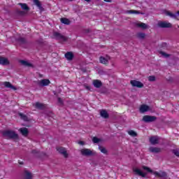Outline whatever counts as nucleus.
<instances>
[{"instance_id":"1","label":"nucleus","mask_w":179,"mask_h":179,"mask_svg":"<svg viewBox=\"0 0 179 179\" xmlns=\"http://www.w3.org/2000/svg\"><path fill=\"white\" fill-rule=\"evenodd\" d=\"M3 136L8 139H17L19 136L12 130H6L3 132Z\"/></svg>"},{"instance_id":"2","label":"nucleus","mask_w":179,"mask_h":179,"mask_svg":"<svg viewBox=\"0 0 179 179\" xmlns=\"http://www.w3.org/2000/svg\"><path fill=\"white\" fill-rule=\"evenodd\" d=\"M80 153L83 156H94V155H96V152L87 148L81 149Z\"/></svg>"},{"instance_id":"3","label":"nucleus","mask_w":179,"mask_h":179,"mask_svg":"<svg viewBox=\"0 0 179 179\" xmlns=\"http://www.w3.org/2000/svg\"><path fill=\"white\" fill-rule=\"evenodd\" d=\"M158 27H161L162 29H170L171 27V23L167 21H160L157 24Z\"/></svg>"},{"instance_id":"4","label":"nucleus","mask_w":179,"mask_h":179,"mask_svg":"<svg viewBox=\"0 0 179 179\" xmlns=\"http://www.w3.org/2000/svg\"><path fill=\"white\" fill-rule=\"evenodd\" d=\"M156 119L155 116L145 115L143 117V121L144 122H153L154 121H156Z\"/></svg>"},{"instance_id":"5","label":"nucleus","mask_w":179,"mask_h":179,"mask_svg":"<svg viewBox=\"0 0 179 179\" xmlns=\"http://www.w3.org/2000/svg\"><path fill=\"white\" fill-rule=\"evenodd\" d=\"M160 141V137L157 136H153L150 138V143L151 145H157Z\"/></svg>"},{"instance_id":"6","label":"nucleus","mask_w":179,"mask_h":179,"mask_svg":"<svg viewBox=\"0 0 179 179\" xmlns=\"http://www.w3.org/2000/svg\"><path fill=\"white\" fill-rule=\"evenodd\" d=\"M131 86L134 87H143V83H142L141 81H137V80H131L130 82Z\"/></svg>"},{"instance_id":"7","label":"nucleus","mask_w":179,"mask_h":179,"mask_svg":"<svg viewBox=\"0 0 179 179\" xmlns=\"http://www.w3.org/2000/svg\"><path fill=\"white\" fill-rule=\"evenodd\" d=\"M53 36L55 38H57V40H62V41H66V38L58 32H54Z\"/></svg>"},{"instance_id":"8","label":"nucleus","mask_w":179,"mask_h":179,"mask_svg":"<svg viewBox=\"0 0 179 179\" xmlns=\"http://www.w3.org/2000/svg\"><path fill=\"white\" fill-rule=\"evenodd\" d=\"M134 172L135 173V174H136L137 176H140L141 177H146L148 174L147 173L142 171L139 169H134Z\"/></svg>"},{"instance_id":"9","label":"nucleus","mask_w":179,"mask_h":179,"mask_svg":"<svg viewBox=\"0 0 179 179\" xmlns=\"http://www.w3.org/2000/svg\"><path fill=\"white\" fill-rule=\"evenodd\" d=\"M149 110H150V107H149L148 105L143 104L140 106V113H146L149 111Z\"/></svg>"},{"instance_id":"10","label":"nucleus","mask_w":179,"mask_h":179,"mask_svg":"<svg viewBox=\"0 0 179 179\" xmlns=\"http://www.w3.org/2000/svg\"><path fill=\"white\" fill-rule=\"evenodd\" d=\"M57 151L59 153H61L64 156V157H68V152H66V150L62 147L58 148Z\"/></svg>"},{"instance_id":"11","label":"nucleus","mask_w":179,"mask_h":179,"mask_svg":"<svg viewBox=\"0 0 179 179\" xmlns=\"http://www.w3.org/2000/svg\"><path fill=\"white\" fill-rule=\"evenodd\" d=\"M143 170H146V171H148V173H152V174H154V176H155V177H159V173L157 171H152L149 167L147 166H143Z\"/></svg>"},{"instance_id":"12","label":"nucleus","mask_w":179,"mask_h":179,"mask_svg":"<svg viewBox=\"0 0 179 179\" xmlns=\"http://www.w3.org/2000/svg\"><path fill=\"white\" fill-rule=\"evenodd\" d=\"M38 85L39 86H48V85H50V80H41V81H39Z\"/></svg>"},{"instance_id":"13","label":"nucleus","mask_w":179,"mask_h":179,"mask_svg":"<svg viewBox=\"0 0 179 179\" xmlns=\"http://www.w3.org/2000/svg\"><path fill=\"white\" fill-rule=\"evenodd\" d=\"M20 62L22 65H23V66H28V67L33 66V64L29 61L20 60Z\"/></svg>"},{"instance_id":"14","label":"nucleus","mask_w":179,"mask_h":179,"mask_svg":"<svg viewBox=\"0 0 179 179\" xmlns=\"http://www.w3.org/2000/svg\"><path fill=\"white\" fill-rule=\"evenodd\" d=\"M0 64L1 65H9V60L5 57H0Z\"/></svg>"},{"instance_id":"15","label":"nucleus","mask_w":179,"mask_h":179,"mask_svg":"<svg viewBox=\"0 0 179 179\" xmlns=\"http://www.w3.org/2000/svg\"><path fill=\"white\" fill-rule=\"evenodd\" d=\"M110 59V57L107 56L106 57H101L99 59V61L101 62V64H108V60Z\"/></svg>"},{"instance_id":"16","label":"nucleus","mask_w":179,"mask_h":179,"mask_svg":"<svg viewBox=\"0 0 179 179\" xmlns=\"http://www.w3.org/2000/svg\"><path fill=\"white\" fill-rule=\"evenodd\" d=\"M34 107H35V108H38L39 110H43V108H45V106H44V104L40 102H36L34 103Z\"/></svg>"},{"instance_id":"17","label":"nucleus","mask_w":179,"mask_h":179,"mask_svg":"<svg viewBox=\"0 0 179 179\" xmlns=\"http://www.w3.org/2000/svg\"><path fill=\"white\" fill-rule=\"evenodd\" d=\"M3 85L6 87H8L9 89H12L13 90H17V88L9 82H4Z\"/></svg>"},{"instance_id":"18","label":"nucleus","mask_w":179,"mask_h":179,"mask_svg":"<svg viewBox=\"0 0 179 179\" xmlns=\"http://www.w3.org/2000/svg\"><path fill=\"white\" fill-rule=\"evenodd\" d=\"M161 150L160 148L156 147H150L149 148V151L151 152V153H159Z\"/></svg>"},{"instance_id":"19","label":"nucleus","mask_w":179,"mask_h":179,"mask_svg":"<svg viewBox=\"0 0 179 179\" xmlns=\"http://www.w3.org/2000/svg\"><path fill=\"white\" fill-rule=\"evenodd\" d=\"M92 83L94 87H96L97 89H99V87H101V85H102L101 81L99 80H94Z\"/></svg>"},{"instance_id":"20","label":"nucleus","mask_w":179,"mask_h":179,"mask_svg":"<svg viewBox=\"0 0 179 179\" xmlns=\"http://www.w3.org/2000/svg\"><path fill=\"white\" fill-rule=\"evenodd\" d=\"M20 132H21L22 135L24 136H27V134H29V130H27V128L22 127L20 129Z\"/></svg>"},{"instance_id":"21","label":"nucleus","mask_w":179,"mask_h":179,"mask_svg":"<svg viewBox=\"0 0 179 179\" xmlns=\"http://www.w3.org/2000/svg\"><path fill=\"white\" fill-rule=\"evenodd\" d=\"M65 57L68 61H72V59H73V54L71 52L66 53Z\"/></svg>"},{"instance_id":"22","label":"nucleus","mask_w":179,"mask_h":179,"mask_svg":"<svg viewBox=\"0 0 179 179\" xmlns=\"http://www.w3.org/2000/svg\"><path fill=\"white\" fill-rule=\"evenodd\" d=\"M136 26H137V27H140L141 29H148V24L143 23V22H138L137 24H136Z\"/></svg>"},{"instance_id":"23","label":"nucleus","mask_w":179,"mask_h":179,"mask_svg":"<svg viewBox=\"0 0 179 179\" xmlns=\"http://www.w3.org/2000/svg\"><path fill=\"white\" fill-rule=\"evenodd\" d=\"M100 115L103 118H108V113L106 110H101L100 111Z\"/></svg>"},{"instance_id":"24","label":"nucleus","mask_w":179,"mask_h":179,"mask_svg":"<svg viewBox=\"0 0 179 179\" xmlns=\"http://www.w3.org/2000/svg\"><path fill=\"white\" fill-rule=\"evenodd\" d=\"M165 15H166V16H169V17H172V19H177V15L173 14L170 11H166Z\"/></svg>"},{"instance_id":"25","label":"nucleus","mask_w":179,"mask_h":179,"mask_svg":"<svg viewBox=\"0 0 179 179\" xmlns=\"http://www.w3.org/2000/svg\"><path fill=\"white\" fill-rule=\"evenodd\" d=\"M60 21L64 24H71V21L69 20V19L66 18V17L61 18Z\"/></svg>"},{"instance_id":"26","label":"nucleus","mask_w":179,"mask_h":179,"mask_svg":"<svg viewBox=\"0 0 179 179\" xmlns=\"http://www.w3.org/2000/svg\"><path fill=\"white\" fill-rule=\"evenodd\" d=\"M92 142H93V143H101V142H103V140L101 138H99L97 137H93Z\"/></svg>"},{"instance_id":"27","label":"nucleus","mask_w":179,"mask_h":179,"mask_svg":"<svg viewBox=\"0 0 179 179\" xmlns=\"http://www.w3.org/2000/svg\"><path fill=\"white\" fill-rule=\"evenodd\" d=\"M99 149L101 153H103V155H107V153H108L107 149L103 146H99Z\"/></svg>"},{"instance_id":"28","label":"nucleus","mask_w":179,"mask_h":179,"mask_svg":"<svg viewBox=\"0 0 179 179\" xmlns=\"http://www.w3.org/2000/svg\"><path fill=\"white\" fill-rule=\"evenodd\" d=\"M24 177L26 179H31V173H30V172L26 171L24 173Z\"/></svg>"},{"instance_id":"29","label":"nucleus","mask_w":179,"mask_h":179,"mask_svg":"<svg viewBox=\"0 0 179 179\" xmlns=\"http://www.w3.org/2000/svg\"><path fill=\"white\" fill-rule=\"evenodd\" d=\"M19 5L20 6H21L22 9H23L24 10H29V7L27 6V3H20Z\"/></svg>"},{"instance_id":"30","label":"nucleus","mask_w":179,"mask_h":179,"mask_svg":"<svg viewBox=\"0 0 179 179\" xmlns=\"http://www.w3.org/2000/svg\"><path fill=\"white\" fill-rule=\"evenodd\" d=\"M127 13H129L130 15H132V14L139 15V11H136L135 10H129L127 11Z\"/></svg>"},{"instance_id":"31","label":"nucleus","mask_w":179,"mask_h":179,"mask_svg":"<svg viewBox=\"0 0 179 179\" xmlns=\"http://www.w3.org/2000/svg\"><path fill=\"white\" fill-rule=\"evenodd\" d=\"M34 5L38 6V8H39V9H41V3H40V1L38 0H34Z\"/></svg>"},{"instance_id":"32","label":"nucleus","mask_w":179,"mask_h":179,"mask_svg":"<svg viewBox=\"0 0 179 179\" xmlns=\"http://www.w3.org/2000/svg\"><path fill=\"white\" fill-rule=\"evenodd\" d=\"M166 176H167V174L166 173V172L159 171L158 177H159L161 178H164V177H166Z\"/></svg>"},{"instance_id":"33","label":"nucleus","mask_w":179,"mask_h":179,"mask_svg":"<svg viewBox=\"0 0 179 179\" xmlns=\"http://www.w3.org/2000/svg\"><path fill=\"white\" fill-rule=\"evenodd\" d=\"M129 135H130V136H136V132H135L134 130H130L128 131Z\"/></svg>"},{"instance_id":"34","label":"nucleus","mask_w":179,"mask_h":179,"mask_svg":"<svg viewBox=\"0 0 179 179\" xmlns=\"http://www.w3.org/2000/svg\"><path fill=\"white\" fill-rule=\"evenodd\" d=\"M20 117L24 121H27V116L24 115L23 113L19 114Z\"/></svg>"},{"instance_id":"35","label":"nucleus","mask_w":179,"mask_h":179,"mask_svg":"<svg viewBox=\"0 0 179 179\" xmlns=\"http://www.w3.org/2000/svg\"><path fill=\"white\" fill-rule=\"evenodd\" d=\"M148 80L149 82H155V80H156V77H155L154 76H150L148 77Z\"/></svg>"},{"instance_id":"36","label":"nucleus","mask_w":179,"mask_h":179,"mask_svg":"<svg viewBox=\"0 0 179 179\" xmlns=\"http://www.w3.org/2000/svg\"><path fill=\"white\" fill-rule=\"evenodd\" d=\"M145 35L143 33H139V34H137V37L138 38H145Z\"/></svg>"},{"instance_id":"37","label":"nucleus","mask_w":179,"mask_h":179,"mask_svg":"<svg viewBox=\"0 0 179 179\" xmlns=\"http://www.w3.org/2000/svg\"><path fill=\"white\" fill-rule=\"evenodd\" d=\"M173 153L177 156V157H179V150L178 149L173 150Z\"/></svg>"},{"instance_id":"38","label":"nucleus","mask_w":179,"mask_h":179,"mask_svg":"<svg viewBox=\"0 0 179 179\" xmlns=\"http://www.w3.org/2000/svg\"><path fill=\"white\" fill-rule=\"evenodd\" d=\"M160 54H161V55H162V57H165V58L170 57V55H168L164 52H160Z\"/></svg>"},{"instance_id":"39","label":"nucleus","mask_w":179,"mask_h":179,"mask_svg":"<svg viewBox=\"0 0 179 179\" xmlns=\"http://www.w3.org/2000/svg\"><path fill=\"white\" fill-rule=\"evenodd\" d=\"M58 102L59 104H62V99H61V98H58Z\"/></svg>"},{"instance_id":"40","label":"nucleus","mask_w":179,"mask_h":179,"mask_svg":"<svg viewBox=\"0 0 179 179\" xmlns=\"http://www.w3.org/2000/svg\"><path fill=\"white\" fill-rule=\"evenodd\" d=\"M78 145H85V142H83V141H79V142H78Z\"/></svg>"},{"instance_id":"41","label":"nucleus","mask_w":179,"mask_h":179,"mask_svg":"<svg viewBox=\"0 0 179 179\" xmlns=\"http://www.w3.org/2000/svg\"><path fill=\"white\" fill-rule=\"evenodd\" d=\"M104 1V2H113V0H103Z\"/></svg>"},{"instance_id":"42","label":"nucleus","mask_w":179,"mask_h":179,"mask_svg":"<svg viewBox=\"0 0 179 179\" xmlns=\"http://www.w3.org/2000/svg\"><path fill=\"white\" fill-rule=\"evenodd\" d=\"M20 15H24V12L20 11Z\"/></svg>"},{"instance_id":"43","label":"nucleus","mask_w":179,"mask_h":179,"mask_svg":"<svg viewBox=\"0 0 179 179\" xmlns=\"http://www.w3.org/2000/svg\"><path fill=\"white\" fill-rule=\"evenodd\" d=\"M86 89H87V90H90V87L87 86V87H86Z\"/></svg>"},{"instance_id":"44","label":"nucleus","mask_w":179,"mask_h":179,"mask_svg":"<svg viewBox=\"0 0 179 179\" xmlns=\"http://www.w3.org/2000/svg\"><path fill=\"white\" fill-rule=\"evenodd\" d=\"M85 2H90V1H92V0H85Z\"/></svg>"},{"instance_id":"45","label":"nucleus","mask_w":179,"mask_h":179,"mask_svg":"<svg viewBox=\"0 0 179 179\" xmlns=\"http://www.w3.org/2000/svg\"><path fill=\"white\" fill-rule=\"evenodd\" d=\"M178 15H179V10L177 12Z\"/></svg>"},{"instance_id":"46","label":"nucleus","mask_w":179,"mask_h":179,"mask_svg":"<svg viewBox=\"0 0 179 179\" xmlns=\"http://www.w3.org/2000/svg\"><path fill=\"white\" fill-rule=\"evenodd\" d=\"M69 1H73V0H69Z\"/></svg>"},{"instance_id":"47","label":"nucleus","mask_w":179,"mask_h":179,"mask_svg":"<svg viewBox=\"0 0 179 179\" xmlns=\"http://www.w3.org/2000/svg\"><path fill=\"white\" fill-rule=\"evenodd\" d=\"M178 29H179V26H178Z\"/></svg>"}]
</instances>
